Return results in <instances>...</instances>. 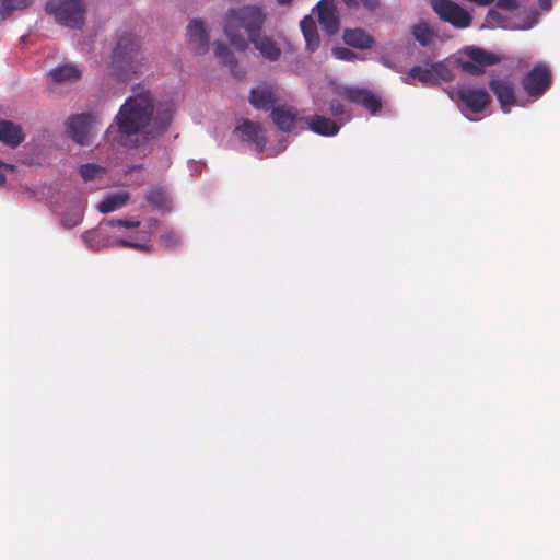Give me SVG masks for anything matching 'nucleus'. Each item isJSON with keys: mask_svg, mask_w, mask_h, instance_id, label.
<instances>
[{"mask_svg": "<svg viewBox=\"0 0 560 560\" xmlns=\"http://www.w3.org/2000/svg\"><path fill=\"white\" fill-rule=\"evenodd\" d=\"M174 114V104L168 100H159L150 90L137 88L121 105L116 121L121 138L136 136L148 140L155 138L170 125Z\"/></svg>", "mask_w": 560, "mask_h": 560, "instance_id": "1", "label": "nucleus"}, {"mask_svg": "<svg viewBox=\"0 0 560 560\" xmlns=\"http://www.w3.org/2000/svg\"><path fill=\"white\" fill-rule=\"evenodd\" d=\"M262 21V12L256 7L232 9L225 15L224 33L235 49L245 50L247 42L242 33L245 30L255 48L265 58L276 60L280 51L270 37L260 33Z\"/></svg>", "mask_w": 560, "mask_h": 560, "instance_id": "2", "label": "nucleus"}, {"mask_svg": "<svg viewBox=\"0 0 560 560\" xmlns=\"http://www.w3.org/2000/svg\"><path fill=\"white\" fill-rule=\"evenodd\" d=\"M153 221H139L135 219H110L103 220L101 226H108L106 236L95 231L82 233L81 238L85 245L93 250H98L110 244L131 247L135 249L148 250L152 235Z\"/></svg>", "mask_w": 560, "mask_h": 560, "instance_id": "3", "label": "nucleus"}, {"mask_svg": "<svg viewBox=\"0 0 560 560\" xmlns=\"http://www.w3.org/2000/svg\"><path fill=\"white\" fill-rule=\"evenodd\" d=\"M306 128L317 135L331 137L339 132L340 126L326 116L303 117L294 107L282 105V131L299 132Z\"/></svg>", "mask_w": 560, "mask_h": 560, "instance_id": "4", "label": "nucleus"}, {"mask_svg": "<svg viewBox=\"0 0 560 560\" xmlns=\"http://www.w3.org/2000/svg\"><path fill=\"white\" fill-rule=\"evenodd\" d=\"M142 66L139 45L131 35L121 36L113 54V72L126 80L137 73Z\"/></svg>", "mask_w": 560, "mask_h": 560, "instance_id": "5", "label": "nucleus"}, {"mask_svg": "<svg viewBox=\"0 0 560 560\" xmlns=\"http://www.w3.org/2000/svg\"><path fill=\"white\" fill-rule=\"evenodd\" d=\"M46 12L57 23L70 28H80L84 23L85 7L82 0H49Z\"/></svg>", "mask_w": 560, "mask_h": 560, "instance_id": "6", "label": "nucleus"}, {"mask_svg": "<svg viewBox=\"0 0 560 560\" xmlns=\"http://www.w3.org/2000/svg\"><path fill=\"white\" fill-rule=\"evenodd\" d=\"M249 103L258 110L271 112L270 116L277 126H280V105L277 88L261 82L250 91Z\"/></svg>", "mask_w": 560, "mask_h": 560, "instance_id": "7", "label": "nucleus"}, {"mask_svg": "<svg viewBox=\"0 0 560 560\" xmlns=\"http://www.w3.org/2000/svg\"><path fill=\"white\" fill-rule=\"evenodd\" d=\"M433 11L439 18L455 28H467L472 22L468 11L451 0H429Z\"/></svg>", "mask_w": 560, "mask_h": 560, "instance_id": "8", "label": "nucleus"}, {"mask_svg": "<svg viewBox=\"0 0 560 560\" xmlns=\"http://www.w3.org/2000/svg\"><path fill=\"white\" fill-rule=\"evenodd\" d=\"M551 71L544 63H536L521 81L522 88L530 97H540L551 85Z\"/></svg>", "mask_w": 560, "mask_h": 560, "instance_id": "9", "label": "nucleus"}, {"mask_svg": "<svg viewBox=\"0 0 560 560\" xmlns=\"http://www.w3.org/2000/svg\"><path fill=\"white\" fill-rule=\"evenodd\" d=\"M456 95L462 112L480 114L491 104V96L483 88L463 86L456 91Z\"/></svg>", "mask_w": 560, "mask_h": 560, "instance_id": "10", "label": "nucleus"}, {"mask_svg": "<svg viewBox=\"0 0 560 560\" xmlns=\"http://www.w3.org/2000/svg\"><path fill=\"white\" fill-rule=\"evenodd\" d=\"M408 75L425 85H435L441 81L453 80V73L444 62H434L429 68L415 66L410 68Z\"/></svg>", "mask_w": 560, "mask_h": 560, "instance_id": "11", "label": "nucleus"}, {"mask_svg": "<svg viewBox=\"0 0 560 560\" xmlns=\"http://www.w3.org/2000/svg\"><path fill=\"white\" fill-rule=\"evenodd\" d=\"M67 132L79 144L89 143L97 126V119L89 114L70 117L67 120Z\"/></svg>", "mask_w": 560, "mask_h": 560, "instance_id": "12", "label": "nucleus"}, {"mask_svg": "<svg viewBox=\"0 0 560 560\" xmlns=\"http://www.w3.org/2000/svg\"><path fill=\"white\" fill-rule=\"evenodd\" d=\"M338 94L350 103L363 106L372 115L382 109L381 98L368 89L343 86L338 90Z\"/></svg>", "mask_w": 560, "mask_h": 560, "instance_id": "13", "label": "nucleus"}, {"mask_svg": "<svg viewBox=\"0 0 560 560\" xmlns=\"http://www.w3.org/2000/svg\"><path fill=\"white\" fill-rule=\"evenodd\" d=\"M234 133L242 141L250 144L257 152H262L266 148V135L265 130L257 124L244 119L241 121Z\"/></svg>", "mask_w": 560, "mask_h": 560, "instance_id": "14", "label": "nucleus"}, {"mask_svg": "<svg viewBox=\"0 0 560 560\" xmlns=\"http://www.w3.org/2000/svg\"><path fill=\"white\" fill-rule=\"evenodd\" d=\"M318 22L327 35H335L339 31V16L335 0H320L317 3Z\"/></svg>", "mask_w": 560, "mask_h": 560, "instance_id": "15", "label": "nucleus"}, {"mask_svg": "<svg viewBox=\"0 0 560 560\" xmlns=\"http://www.w3.org/2000/svg\"><path fill=\"white\" fill-rule=\"evenodd\" d=\"M489 88L495 95L501 110L505 114L510 113L512 106L516 104L513 83L506 79H491L489 81Z\"/></svg>", "mask_w": 560, "mask_h": 560, "instance_id": "16", "label": "nucleus"}, {"mask_svg": "<svg viewBox=\"0 0 560 560\" xmlns=\"http://www.w3.org/2000/svg\"><path fill=\"white\" fill-rule=\"evenodd\" d=\"M186 36L188 47L194 54L202 55L208 50L209 36L201 21L192 20L187 25Z\"/></svg>", "mask_w": 560, "mask_h": 560, "instance_id": "17", "label": "nucleus"}, {"mask_svg": "<svg viewBox=\"0 0 560 560\" xmlns=\"http://www.w3.org/2000/svg\"><path fill=\"white\" fill-rule=\"evenodd\" d=\"M85 205L86 202L84 198L77 194L61 212L62 226L66 229H73L78 226L83 219Z\"/></svg>", "mask_w": 560, "mask_h": 560, "instance_id": "18", "label": "nucleus"}, {"mask_svg": "<svg viewBox=\"0 0 560 560\" xmlns=\"http://www.w3.org/2000/svg\"><path fill=\"white\" fill-rule=\"evenodd\" d=\"M25 139L22 127L10 120H0V141L10 147H19Z\"/></svg>", "mask_w": 560, "mask_h": 560, "instance_id": "19", "label": "nucleus"}, {"mask_svg": "<svg viewBox=\"0 0 560 560\" xmlns=\"http://www.w3.org/2000/svg\"><path fill=\"white\" fill-rule=\"evenodd\" d=\"M129 194L126 191H117L106 195L103 200L97 203V210L101 213H109L121 209L129 200Z\"/></svg>", "mask_w": 560, "mask_h": 560, "instance_id": "20", "label": "nucleus"}, {"mask_svg": "<svg viewBox=\"0 0 560 560\" xmlns=\"http://www.w3.org/2000/svg\"><path fill=\"white\" fill-rule=\"evenodd\" d=\"M343 40L347 45L360 49L371 48L374 44L373 37L362 28L346 30L343 33Z\"/></svg>", "mask_w": 560, "mask_h": 560, "instance_id": "21", "label": "nucleus"}, {"mask_svg": "<svg viewBox=\"0 0 560 560\" xmlns=\"http://www.w3.org/2000/svg\"><path fill=\"white\" fill-rule=\"evenodd\" d=\"M82 70L72 63H65L54 68L49 75L57 83L74 82L81 78Z\"/></svg>", "mask_w": 560, "mask_h": 560, "instance_id": "22", "label": "nucleus"}, {"mask_svg": "<svg viewBox=\"0 0 560 560\" xmlns=\"http://www.w3.org/2000/svg\"><path fill=\"white\" fill-rule=\"evenodd\" d=\"M301 30L305 38L307 49L311 51L316 50L319 47L320 39L315 21L311 16H305L301 21Z\"/></svg>", "mask_w": 560, "mask_h": 560, "instance_id": "23", "label": "nucleus"}, {"mask_svg": "<svg viewBox=\"0 0 560 560\" xmlns=\"http://www.w3.org/2000/svg\"><path fill=\"white\" fill-rule=\"evenodd\" d=\"M465 52L471 61L476 62L483 69L485 67L493 66L500 61V58L497 55L482 48L469 47L466 48Z\"/></svg>", "mask_w": 560, "mask_h": 560, "instance_id": "24", "label": "nucleus"}, {"mask_svg": "<svg viewBox=\"0 0 560 560\" xmlns=\"http://www.w3.org/2000/svg\"><path fill=\"white\" fill-rule=\"evenodd\" d=\"M411 33H412L413 37L416 38V40L421 46H424V47L430 45L435 36L434 31L424 21H421V22L415 24L412 26Z\"/></svg>", "mask_w": 560, "mask_h": 560, "instance_id": "25", "label": "nucleus"}, {"mask_svg": "<svg viewBox=\"0 0 560 560\" xmlns=\"http://www.w3.org/2000/svg\"><path fill=\"white\" fill-rule=\"evenodd\" d=\"M32 3L33 0H1L0 14L5 19L16 11L25 10Z\"/></svg>", "mask_w": 560, "mask_h": 560, "instance_id": "26", "label": "nucleus"}, {"mask_svg": "<svg viewBox=\"0 0 560 560\" xmlns=\"http://www.w3.org/2000/svg\"><path fill=\"white\" fill-rule=\"evenodd\" d=\"M148 201L160 210H168L171 199L168 194L162 188H154L148 194Z\"/></svg>", "mask_w": 560, "mask_h": 560, "instance_id": "27", "label": "nucleus"}, {"mask_svg": "<svg viewBox=\"0 0 560 560\" xmlns=\"http://www.w3.org/2000/svg\"><path fill=\"white\" fill-rule=\"evenodd\" d=\"M104 173L105 170L103 167L93 163L82 165L80 168V174L85 182L101 178Z\"/></svg>", "mask_w": 560, "mask_h": 560, "instance_id": "28", "label": "nucleus"}, {"mask_svg": "<svg viewBox=\"0 0 560 560\" xmlns=\"http://www.w3.org/2000/svg\"><path fill=\"white\" fill-rule=\"evenodd\" d=\"M214 55L225 65H232L234 62L232 52L221 43L214 45Z\"/></svg>", "mask_w": 560, "mask_h": 560, "instance_id": "29", "label": "nucleus"}, {"mask_svg": "<svg viewBox=\"0 0 560 560\" xmlns=\"http://www.w3.org/2000/svg\"><path fill=\"white\" fill-rule=\"evenodd\" d=\"M161 241L166 247H175L180 242V236L173 230H166L161 235Z\"/></svg>", "mask_w": 560, "mask_h": 560, "instance_id": "30", "label": "nucleus"}, {"mask_svg": "<svg viewBox=\"0 0 560 560\" xmlns=\"http://www.w3.org/2000/svg\"><path fill=\"white\" fill-rule=\"evenodd\" d=\"M460 68L464 72L471 75H480L485 72L482 67L471 61L470 59L469 61H460Z\"/></svg>", "mask_w": 560, "mask_h": 560, "instance_id": "31", "label": "nucleus"}, {"mask_svg": "<svg viewBox=\"0 0 560 560\" xmlns=\"http://www.w3.org/2000/svg\"><path fill=\"white\" fill-rule=\"evenodd\" d=\"M329 110L335 117H340L346 114L345 105L339 100L330 101Z\"/></svg>", "mask_w": 560, "mask_h": 560, "instance_id": "32", "label": "nucleus"}, {"mask_svg": "<svg viewBox=\"0 0 560 560\" xmlns=\"http://www.w3.org/2000/svg\"><path fill=\"white\" fill-rule=\"evenodd\" d=\"M14 165L9 163H3L0 161V186H2L5 182V178L9 174L13 173Z\"/></svg>", "mask_w": 560, "mask_h": 560, "instance_id": "33", "label": "nucleus"}, {"mask_svg": "<svg viewBox=\"0 0 560 560\" xmlns=\"http://www.w3.org/2000/svg\"><path fill=\"white\" fill-rule=\"evenodd\" d=\"M334 55L336 58L341 60H351L354 57V52L348 48H336L334 50Z\"/></svg>", "mask_w": 560, "mask_h": 560, "instance_id": "34", "label": "nucleus"}, {"mask_svg": "<svg viewBox=\"0 0 560 560\" xmlns=\"http://www.w3.org/2000/svg\"><path fill=\"white\" fill-rule=\"evenodd\" d=\"M497 7L504 10H515L518 7L516 0H497Z\"/></svg>", "mask_w": 560, "mask_h": 560, "instance_id": "35", "label": "nucleus"}, {"mask_svg": "<svg viewBox=\"0 0 560 560\" xmlns=\"http://www.w3.org/2000/svg\"><path fill=\"white\" fill-rule=\"evenodd\" d=\"M360 7L374 11L378 7V0H359Z\"/></svg>", "mask_w": 560, "mask_h": 560, "instance_id": "36", "label": "nucleus"}, {"mask_svg": "<svg viewBox=\"0 0 560 560\" xmlns=\"http://www.w3.org/2000/svg\"><path fill=\"white\" fill-rule=\"evenodd\" d=\"M346 7L350 10L359 9L360 2L359 0H342Z\"/></svg>", "mask_w": 560, "mask_h": 560, "instance_id": "37", "label": "nucleus"}, {"mask_svg": "<svg viewBox=\"0 0 560 560\" xmlns=\"http://www.w3.org/2000/svg\"><path fill=\"white\" fill-rule=\"evenodd\" d=\"M537 1H538L539 7L542 10H545V11L550 10V8H551V0H537Z\"/></svg>", "mask_w": 560, "mask_h": 560, "instance_id": "38", "label": "nucleus"}, {"mask_svg": "<svg viewBox=\"0 0 560 560\" xmlns=\"http://www.w3.org/2000/svg\"><path fill=\"white\" fill-rule=\"evenodd\" d=\"M489 15H490V16H492V18L494 19V18H495V15H498V12H497V11H494V10H491V11L489 12Z\"/></svg>", "mask_w": 560, "mask_h": 560, "instance_id": "39", "label": "nucleus"}, {"mask_svg": "<svg viewBox=\"0 0 560 560\" xmlns=\"http://www.w3.org/2000/svg\"><path fill=\"white\" fill-rule=\"evenodd\" d=\"M292 0H282V5H289Z\"/></svg>", "mask_w": 560, "mask_h": 560, "instance_id": "40", "label": "nucleus"}]
</instances>
